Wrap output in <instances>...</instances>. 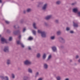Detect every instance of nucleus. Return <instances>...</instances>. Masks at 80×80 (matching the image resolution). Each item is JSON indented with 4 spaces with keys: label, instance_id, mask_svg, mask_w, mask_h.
Here are the masks:
<instances>
[{
    "label": "nucleus",
    "instance_id": "obj_1",
    "mask_svg": "<svg viewBox=\"0 0 80 80\" xmlns=\"http://www.w3.org/2000/svg\"><path fill=\"white\" fill-rule=\"evenodd\" d=\"M38 33H40L41 36L42 38H46L47 36L46 35V32L45 31H43L41 30H38Z\"/></svg>",
    "mask_w": 80,
    "mask_h": 80
},
{
    "label": "nucleus",
    "instance_id": "obj_2",
    "mask_svg": "<svg viewBox=\"0 0 80 80\" xmlns=\"http://www.w3.org/2000/svg\"><path fill=\"white\" fill-rule=\"evenodd\" d=\"M25 65H31L32 64V62L29 60L27 59L23 62Z\"/></svg>",
    "mask_w": 80,
    "mask_h": 80
},
{
    "label": "nucleus",
    "instance_id": "obj_3",
    "mask_svg": "<svg viewBox=\"0 0 80 80\" xmlns=\"http://www.w3.org/2000/svg\"><path fill=\"white\" fill-rule=\"evenodd\" d=\"M48 8V4L45 3L44 4L42 7V9L43 12H46L47 10V9Z\"/></svg>",
    "mask_w": 80,
    "mask_h": 80
},
{
    "label": "nucleus",
    "instance_id": "obj_4",
    "mask_svg": "<svg viewBox=\"0 0 80 80\" xmlns=\"http://www.w3.org/2000/svg\"><path fill=\"white\" fill-rule=\"evenodd\" d=\"M58 39L59 40L60 42L62 43H65V40L63 38L61 37H60L58 38Z\"/></svg>",
    "mask_w": 80,
    "mask_h": 80
},
{
    "label": "nucleus",
    "instance_id": "obj_5",
    "mask_svg": "<svg viewBox=\"0 0 80 80\" xmlns=\"http://www.w3.org/2000/svg\"><path fill=\"white\" fill-rule=\"evenodd\" d=\"M3 51L5 53H8L9 52V47L8 46H5Z\"/></svg>",
    "mask_w": 80,
    "mask_h": 80
},
{
    "label": "nucleus",
    "instance_id": "obj_6",
    "mask_svg": "<svg viewBox=\"0 0 80 80\" xmlns=\"http://www.w3.org/2000/svg\"><path fill=\"white\" fill-rule=\"evenodd\" d=\"M52 17V15H48L44 18V19L46 20H50Z\"/></svg>",
    "mask_w": 80,
    "mask_h": 80
},
{
    "label": "nucleus",
    "instance_id": "obj_7",
    "mask_svg": "<svg viewBox=\"0 0 80 80\" xmlns=\"http://www.w3.org/2000/svg\"><path fill=\"white\" fill-rule=\"evenodd\" d=\"M1 43L2 44L5 43H7V39L4 38H2L1 39Z\"/></svg>",
    "mask_w": 80,
    "mask_h": 80
},
{
    "label": "nucleus",
    "instance_id": "obj_8",
    "mask_svg": "<svg viewBox=\"0 0 80 80\" xmlns=\"http://www.w3.org/2000/svg\"><path fill=\"white\" fill-rule=\"evenodd\" d=\"M6 64L8 66H9L11 64V59H8L7 60Z\"/></svg>",
    "mask_w": 80,
    "mask_h": 80
},
{
    "label": "nucleus",
    "instance_id": "obj_9",
    "mask_svg": "<svg viewBox=\"0 0 80 80\" xmlns=\"http://www.w3.org/2000/svg\"><path fill=\"white\" fill-rule=\"evenodd\" d=\"M51 48L53 52H57V47L56 46H52V47Z\"/></svg>",
    "mask_w": 80,
    "mask_h": 80
},
{
    "label": "nucleus",
    "instance_id": "obj_10",
    "mask_svg": "<svg viewBox=\"0 0 80 80\" xmlns=\"http://www.w3.org/2000/svg\"><path fill=\"white\" fill-rule=\"evenodd\" d=\"M43 68L45 70H47L48 68V65L47 63H44L43 64Z\"/></svg>",
    "mask_w": 80,
    "mask_h": 80
},
{
    "label": "nucleus",
    "instance_id": "obj_11",
    "mask_svg": "<svg viewBox=\"0 0 80 80\" xmlns=\"http://www.w3.org/2000/svg\"><path fill=\"white\" fill-rule=\"evenodd\" d=\"M20 30H18L17 31H14L13 32V33L14 35H17L18 34H19L20 33Z\"/></svg>",
    "mask_w": 80,
    "mask_h": 80
},
{
    "label": "nucleus",
    "instance_id": "obj_12",
    "mask_svg": "<svg viewBox=\"0 0 80 80\" xmlns=\"http://www.w3.org/2000/svg\"><path fill=\"white\" fill-rule=\"evenodd\" d=\"M72 10L73 12L75 13H77L78 12V8H73Z\"/></svg>",
    "mask_w": 80,
    "mask_h": 80
},
{
    "label": "nucleus",
    "instance_id": "obj_13",
    "mask_svg": "<svg viewBox=\"0 0 80 80\" xmlns=\"http://www.w3.org/2000/svg\"><path fill=\"white\" fill-rule=\"evenodd\" d=\"M28 72L30 73H33V71H32V68H29L28 69Z\"/></svg>",
    "mask_w": 80,
    "mask_h": 80
},
{
    "label": "nucleus",
    "instance_id": "obj_14",
    "mask_svg": "<svg viewBox=\"0 0 80 80\" xmlns=\"http://www.w3.org/2000/svg\"><path fill=\"white\" fill-rule=\"evenodd\" d=\"M73 26L74 27H78V23L73 22Z\"/></svg>",
    "mask_w": 80,
    "mask_h": 80
},
{
    "label": "nucleus",
    "instance_id": "obj_15",
    "mask_svg": "<svg viewBox=\"0 0 80 80\" xmlns=\"http://www.w3.org/2000/svg\"><path fill=\"white\" fill-rule=\"evenodd\" d=\"M47 57V54L45 53H44L43 55H42V58L43 60H45L46 58Z\"/></svg>",
    "mask_w": 80,
    "mask_h": 80
},
{
    "label": "nucleus",
    "instance_id": "obj_16",
    "mask_svg": "<svg viewBox=\"0 0 80 80\" xmlns=\"http://www.w3.org/2000/svg\"><path fill=\"white\" fill-rule=\"evenodd\" d=\"M52 56L51 54H50L48 57V59H47V61H49V60H51V58H52Z\"/></svg>",
    "mask_w": 80,
    "mask_h": 80
},
{
    "label": "nucleus",
    "instance_id": "obj_17",
    "mask_svg": "<svg viewBox=\"0 0 80 80\" xmlns=\"http://www.w3.org/2000/svg\"><path fill=\"white\" fill-rule=\"evenodd\" d=\"M41 57V54L40 53H38L36 55V57L38 58H40Z\"/></svg>",
    "mask_w": 80,
    "mask_h": 80
},
{
    "label": "nucleus",
    "instance_id": "obj_18",
    "mask_svg": "<svg viewBox=\"0 0 80 80\" xmlns=\"http://www.w3.org/2000/svg\"><path fill=\"white\" fill-rule=\"evenodd\" d=\"M30 78L28 76H24L23 77V80H27L28 79H29Z\"/></svg>",
    "mask_w": 80,
    "mask_h": 80
},
{
    "label": "nucleus",
    "instance_id": "obj_19",
    "mask_svg": "<svg viewBox=\"0 0 80 80\" xmlns=\"http://www.w3.org/2000/svg\"><path fill=\"white\" fill-rule=\"evenodd\" d=\"M16 42L18 45H20L22 43V42H21V40H17Z\"/></svg>",
    "mask_w": 80,
    "mask_h": 80
},
{
    "label": "nucleus",
    "instance_id": "obj_20",
    "mask_svg": "<svg viewBox=\"0 0 80 80\" xmlns=\"http://www.w3.org/2000/svg\"><path fill=\"white\" fill-rule=\"evenodd\" d=\"M36 25H37V24H36L35 22H33L32 24V26L33 28L35 29H37V28L36 27Z\"/></svg>",
    "mask_w": 80,
    "mask_h": 80
},
{
    "label": "nucleus",
    "instance_id": "obj_21",
    "mask_svg": "<svg viewBox=\"0 0 80 80\" xmlns=\"http://www.w3.org/2000/svg\"><path fill=\"white\" fill-rule=\"evenodd\" d=\"M27 13H30L32 11V9L30 8H28L26 9Z\"/></svg>",
    "mask_w": 80,
    "mask_h": 80
},
{
    "label": "nucleus",
    "instance_id": "obj_22",
    "mask_svg": "<svg viewBox=\"0 0 80 80\" xmlns=\"http://www.w3.org/2000/svg\"><path fill=\"white\" fill-rule=\"evenodd\" d=\"M57 34L58 35H60L62 34V32L61 31L59 30L57 32Z\"/></svg>",
    "mask_w": 80,
    "mask_h": 80
},
{
    "label": "nucleus",
    "instance_id": "obj_23",
    "mask_svg": "<svg viewBox=\"0 0 80 80\" xmlns=\"http://www.w3.org/2000/svg\"><path fill=\"white\" fill-rule=\"evenodd\" d=\"M57 80H62V78L60 76H58L56 77Z\"/></svg>",
    "mask_w": 80,
    "mask_h": 80
},
{
    "label": "nucleus",
    "instance_id": "obj_24",
    "mask_svg": "<svg viewBox=\"0 0 80 80\" xmlns=\"http://www.w3.org/2000/svg\"><path fill=\"white\" fill-rule=\"evenodd\" d=\"M44 25L45 27H48V26H49L48 23V22H44Z\"/></svg>",
    "mask_w": 80,
    "mask_h": 80
},
{
    "label": "nucleus",
    "instance_id": "obj_25",
    "mask_svg": "<svg viewBox=\"0 0 80 80\" xmlns=\"http://www.w3.org/2000/svg\"><path fill=\"white\" fill-rule=\"evenodd\" d=\"M39 75V72H37L35 74V77L36 78H37V77H38Z\"/></svg>",
    "mask_w": 80,
    "mask_h": 80
},
{
    "label": "nucleus",
    "instance_id": "obj_26",
    "mask_svg": "<svg viewBox=\"0 0 80 80\" xmlns=\"http://www.w3.org/2000/svg\"><path fill=\"white\" fill-rule=\"evenodd\" d=\"M11 77L13 79H14L15 77V74L12 73L11 74Z\"/></svg>",
    "mask_w": 80,
    "mask_h": 80
},
{
    "label": "nucleus",
    "instance_id": "obj_27",
    "mask_svg": "<svg viewBox=\"0 0 80 80\" xmlns=\"http://www.w3.org/2000/svg\"><path fill=\"white\" fill-rule=\"evenodd\" d=\"M54 22L56 23H57V24H58V23H59V19L55 20Z\"/></svg>",
    "mask_w": 80,
    "mask_h": 80
},
{
    "label": "nucleus",
    "instance_id": "obj_28",
    "mask_svg": "<svg viewBox=\"0 0 80 80\" xmlns=\"http://www.w3.org/2000/svg\"><path fill=\"white\" fill-rule=\"evenodd\" d=\"M4 80H9V78L7 76H5L4 78Z\"/></svg>",
    "mask_w": 80,
    "mask_h": 80
},
{
    "label": "nucleus",
    "instance_id": "obj_29",
    "mask_svg": "<svg viewBox=\"0 0 80 80\" xmlns=\"http://www.w3.org/2000/svg\"><path fill=\"white\" fill-rule=\"evenodd\" d=\"M61 3V1H58L56 2V4L57 5H60Z\"/></svg>",
    "mask_w": 80,
    "mask_h": 80
},
{
    "label": "nucleus",
    "instance_id": "obj_30",
    "mask_svg": "<svg viewBox=\"0 0 80 80\" xmlns=\"http://www.w3.org/2000/svg\"><path fill=\"white\" fill-rule=\"evenodd\" d=\"M32 32L33 35H36V31H35L34 30H32Z\"/></svg>",
    "mask_w": 80,
    "mask_h": 80
},
{
    "label": "nucleus",
    "instance_id": "obj_31",
    "mask_svg": "<svg viewBox=\"0 0 80 80\" xmlns=\"http://www.w3.org/2000/svg\"><path fill=\"white\" fill-rule=\"evenodd\" d=\"M66 30V31H70V28L67 27Z\"/></svg>",
    "mask_w": 80,
    "mask_h": 80
},
{
    "label": "nucleus",
    "instance_id": "obj_32",
    "mask_svg": "<svg viewBox=\"0 0 80 80\" xmlns=\"http://www.w3.org/2000/svg\"><path fill=\"white\" fill-rule=\"evenodd\" d=\"M5 77L3 76L0 75V78L1 79V80H4V78Z\"/></svg>",
    "mask_w": 80,
    "mask_h": 80
},
{
    "label": "nucleus",
    "instance_id": "obj_33",
    "mask_svg": "<svg viewBox=\"0 0 80 80\" xmlns=\"http://www.w3.org/2000/svg\"><path fill=\"white\" fill-rule=\"evenodd\" d=\"M55 36H51L50 37V39H51V40H54L55 39Z\"/></svg>",
    "mask_w": 80,
    "mask_h": 80
},
{
    "label": "nucleus",
    "instance_id": "obj_34",
    "mask_svg": "<svg viewBox=\"0 0 80 80\" xmlns=\"http://www.w3.org/2000/svg\"><path fill=\"white\" fill-rule=\"evenodd\" d=\"M38 4L39 5H42L43 4V2H38Z\"/></svg>",
    "mask_w": 80,
    "mask_h": 80
},
{
    "label": "nucleus",
    "instance_id": "obj_35",
    "mask_svg": "<svg viewBox=\"0 0 80 80\" xmlns=\"http://www.w3.org/2000/svg\"><path fill=\"white\" fill-rule=\"evenodd\" d=\"M33 39V38L32 37H29L28 38V40H32Z\"/></svg>",
    "mask_w": 80,
    "mask_h": 80
},
{
    "label": "nucleus",
    "instance_id": "obj_36",
    "mask_svg": "<svg viewBox=\"0 0 80 80\" xmlns=\"http://www.w3.org/2000/svg\"><path fill=\"white\" fill-rule=\"evenodd\" d=\"M79 57H80L78 55H77L75 56V58L76 59H78V58H79Z\"/></svg>",
    "mask_w": 80,
    "mask_h": 80
},
{
    "label": "nucleus",
    "instance_id": "obj_37",
    "mask_svg": "<svg viewBox=\"0 0 80 80\" xmlns=\"http://www.w3.org/2000/svg\"><path fill=\"white\" fill-rule=\"evenodd\" d=\"M28 50H32V48L30 46L28 47Z\"/></svg>",
    "mask_w": 80,
    "mask_h": 80
},
{
    "label": "nucleus",
    "instance_id": "obj_38",
    "mask_svg": "<svg viewBox=\"0 0 80 80\" xmlns=\"http://www.w3.org/2000/svg\"><path fill=\"white\" fill-rule=\"evenodd\" d=\"M77 13L78 17H80V11H78Z\"/></svg>",
    "mask_w": 80,
    "mask_h": 80
},
{
    "label": "nucleus",
    "instance_id": "obj_39",
    "mask_svg": "<svg viewBox=\"0 0 80 80\" xmlns=\"http://www.w3.org/2000/svg\"><path fill=\"white\" fill-rule=\"evenodd\" d=\"M24 22V20L23 19H22L20 21V23H23Z\"/></svg>",
    "mask_w": 80,
    "mask_h": 80
},
{
    "label": "nucleus",
    "instance_id": "obj_40",
    "mask_svg": "<svg viewBox=\"0 0 80 80\" xmlns=\"http://www.w3.org/2000/svg\"><path fill=\"white\" fill-rule=\"evenodd\" d=\"M7 32L8 33H11V31H10L9 29L7 30Z\"/></svg>",
    "mask_w": 80,
    "mask_h": 80
},
{
    "label": "nucleus",
    "instance_id": "obj_41",
    "mask_svg": "<svg viewBox=\"0 0 80 80\" xmlns=\"http://www.w3.org/2000/svg\"><path fill=\"white\" fill-rule=\"evenodd\" d=\"M12 40V37H10L9 38V41H11Z\"/></svg>",
    "mask_w": 80,
    "mask_h": 80
},
{
    "label": "nucleus",
    "instance_id": "obj_42",
    "mask_svg": "<svg viewBox=\"0 0 80 80\" xmlns=\"http://www.w3.org/2000/svg\"><path fill=\"white\" fill-rule=\"evenodd\" d=\"M25 31H26V28H23L22 30L23 32H25Z\"/></svg>",
    "mask_w": 80,
    "mask_h": 80
},
{
    "label": "nucleus",
    "instance_id": "obj_43",
    "mask_svg": "<svg viewBox=\"0 0 80 80\" xmlns=\"http://www.w3.org/2000/svg\"><path fill=\"white\" fill-rule=\"evenodd\" d=\"M20 45H21V47H22V48H24V47H25V46L22 43Z\"/></svg>",
    "mask_w": 80,
    "mask_h": 80
},
{
    "label": "nucleus",
    "instance_id": "obj_44",
    "mask_svg": "<svg viewBox=\"0 0 80 80\" xmlns=\"http://www.w3.org/2000/svg\"><path fill=\"white\" fill-rule=\"evenodd\" d=\"M27 12V10H24L23 11V13L24 14H26V13Z\"/></svg>",
    "mask_w": 80,
    "mask_h": 80
},
{
    "label": "nucleus",
    "instance_id": "obj_45",
    "mask_svg": "<svg viewBox=\"0 0 80 80\" xmlns=\"http://www.w3.org/2000/svg\"><path fill=\"white\" fill-rule=\"evenodd\" d=\"M17 26H18V28H20V27L18 25H16L14 26V28H16V27H17Z\"/></svg>",
    "mask_w": 80,
    "mask_h": 80
},
{
    "label": "nucleus",
    "instance_id": "obj_46",
    "mask_svg": "<svg viewBox=\"0 0 80 80\" xmlns=\"http://www.w3.org/2000/svg\"><path fill=\"white\" fill-rule=\"evenodd\" d=\"M5 22L6 23H7V24H9V23H10V22L7 21H6Z\"/></svg>",
    "mask_w": 80,
    "mask_h": 80
},
{
    "label": "nucleus",
    "instance_id": "obj_47",
    "mask_svg": "<svg viewBox=\"0 0 80 80\" xmlns=\"http://www.w3.org/2000/svg\"><path fill=\"white\" fill-rule=\"evenodd\" d=\"M22 37V36L21 35H19V36H18V38L19 40H20V39H21V37Z\"/></svg>",
    "mask_w": 80,
    "mask_h": 80
},
{
    "label": "nucleus",
    "instance_id": "obj_48",
    "mask_svg": "<svg viewBox=\"0 0 80 80\" xmlns=\"http://www.w3.org/2000/svg\"><path fill=\"white\" fill-rule=\"evenodd\" d=\"M37 7H38V8H39V7H41V5L39 4V3H38V5H37Z\"/></svg>",
    "mask_w": 80,
    "mask_h": 80
},
{
    "label": "nucleus",
    "instance_id": "obj_49",
    "mask_svg": "<svg viewBox=\"0 0 80 80\" xmlns=\"http://www.w3.org/2000/svg\"><path fill=\"white\" fill-rule=\"evenodd\" d=\"M70 33H74V32L73 31H71L70 32Z\"/></svg>",
    "mask_w": 80,
    "mask_h": 80
},
{
    "label": "nucleus",
    "instance_id": "obj_50",
    "mask_svg": "<svg viewBox=\"0 0 80 80\" xmlns=\"http://www.w3.org/2000/svg\"><path fill=\"white\" fill-rule=\"evenodd\" d=\"M76 4V3L74 2V3H72L71 4V5L72 6H73V5H75Z\"/></svg>",
    "mask_w": 80,
    "mask_h": 80
},
{
    "label": "nucleus",
    "instance_id": "obj_51",
    "mask_svg": "<svg viewBox=\"0 0 80 80\" xmlns=\"http://www.w3.org/2000/svg\"><path fill=\"white\" fill-rule=\"evenodd\" d=\"M78 62L79 63H80V58L78 60Z\"/></svg>",
    "mask_w": 80,
    "mask_h": 80
},
{
    "label": "nucleus",
    "instance_id": "obj_52",
    "mask_svg": "<svg viewBox=\"0 0 80 80\" xmlns=\"http://www.w3.org/2000/svg\"><path fill=\"white\" fill-rule=\"evenodd\" d=\"M43 80V78H39L38 80Z\"/></svg>",
    "mask_w": 80,
    "mask_h": 80
},
{
    "label": "nucleus",
    "instance_id": "obj_53",
    "mask_svg": "<svg viewBox=\"0 0 80 80\" xmlns=\"http://www.w3.org/2000/svg\"><path fill=\"white\" fill-rule=\"evenodd\" d=\"M64 80H69V78H66V79H65Z\"/></svg>",
    "mask_w": 80,
    "mask_h": 80
},
{
    "label": "nucleus",
    "instance_id": "obj_54",
    "mask_svg": "<svg viewBox=\"0 0 80 80\" xmlns=\"http://www.w3.org/2000/svg\"><path fill=\"white\" fill-rule=\"evenodd\" d=\"M60 47H61V48H63V46H60Z\"/></svg>",
    "mask_w": 80,
    "mask_h": 80
},
{
    "label": "nucleus",
    "instance_id": "obj_55",
    "mask_svg": "<svg viewBox=\"0 0 80 80\" xmlns=\"http://www.w3.org/2000/svg\"><path fill=\"white\" fill-rule=\"evenodd\" d=\"M2 3V0H0V3Z\"/></svg>",
    "mask_w": 80,
    "mask_h": 80
},
{
    "label": "nucleus",
    "instance_id": "obj_56",
    "mask_svg": "<svg viewBox=\"0 0 80 80\" xmlns=\"http://www.w3.org/2000/svg\"><path fill=\"white\" fill-rule=\"evenodd\" d=\"M70 62H72V59H70Z\"/></svg>",
    "mask_w": 80,
    "mask_h": 80
},
{
    "label": "nucleus",
    "instance_id": "obj_57",
    "mask_svg": "<svg viewBox=\"0 0 80 80\" xmlns=\"http://www.w3.org/2000/svg\"><path fill=\"white\" fill-rule=\"evenodd\" d=\"M2 37V35H0V37Z\"/></svg>",
    "mask_w": 80,
    "mask_h": 80
}]
</instances>
